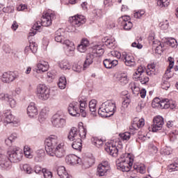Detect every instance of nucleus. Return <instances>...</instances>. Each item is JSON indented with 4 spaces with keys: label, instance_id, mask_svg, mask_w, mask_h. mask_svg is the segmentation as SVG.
<instances>
[{
    "label": "nucleus",
    "instance_id": "9d476101",
    "mask_svg": "<svg viewBox=\"0 0 178 178\" xmlns=\"http://www.w3.org/2000/svg\"><path fill=\"white\" fill-rule=\"evenodd\" d=\"M109 170H111V165H109V163L108 161H103L97 166V176H106Z\"/></svg>",
    "mask_w": 178,
    "mask_h": 178
},
{
    "label": "nucleus",
    "instance_id": "dca6fc26",
    "mask_svg": "<svg viewBox=\"0 0 178 178\" xmlns=\"http://www.w3.org/2000/svg\"><path fill=\"white\" fill-rule=\"evenodd\" d=\"M103 104V108H105L107 112L111 113L110 115H113L115 113V111H116V104L115 102L108 100L105 102Z\"/></svg>",
    "mask_w": 178,
    "mask_h": 178
},
{
    "label": "nucleus",
    "instance_id": "0e129e2a",
    "mask_svg": "<svg viewBox=\"0 0 178 178\" xmlns=\"http://www.w3.org/2000/svg\"><path fill=\"white\" fill-rule=\"evenodd\" d=\"M104 52H105V50H104V49H101L99 47H97L96 50L95 52H93V54H96L97 58V56H101V55H103Z\"/></svg>",
    "mask_w": 178,
    "mask_h": 178
},
{
    "label": "nucleus",
    "instance_id": "49530a36",
    "mask_svg": "<svg viewBox=\"0 0 178 178\" xmlns=\"http://www.w3.org/2000/svg\"><path fill=\"white\" fill-rule=\"evenodd\" d=\"M171 153H172V148L169 147H165L161 149V155H170Z\"/></svg>",
    "mask_w": 178,
    "mask_h": 178
},
{
    "label": "nucleus",
    "instance_id": "f704fd0d",
    "mask_svg": "<svg viewBox=\"0 0 178 178\" xmlns=\"http://www.w3.org/2000/svg\"><path fill=\"white\" fill-rule=\"evenodd\" d=\"M21 170L26 172L28 175H31L33 173V168L29 164H22L20 165Z\"/></svg>",
    "mask_w": 178,
    "mask_h": 178
},
{
    "label": "nucleus",
    "instance_id": "c85d7f7f",
    "mask_svg": "<svg viewBox=\"0 0 178 178\" xmlns=\"http://www.w3.org/2000/svg\"><path fill=\"white\" fill-rule=\"evenodd\" d=\"M80 112L82 118H86L87 116V113H86V108H87V102L80 101Z\"/></svg>",
    "mask_w": 178,
    "mask_h": 178
},
{
    "label": "nucleus",
    "instance_id": "338daca9",
    "mask_svg": "<svg viewBox=\"0 0 178 178\" xmlns=\"http://www.w3.org/2000/svg\"><path fill=\"white\" fill-rule=\"evenodd\" d=\"M129 87H130L131 90L133 91V92H134V91H135V92H137L138 91V90H140V88L138 87H137V86L134 83H130Z\"/></svg>",
    "mask_w": 178,
    "mask_h": 178
},
{
    "label": "nucleus",
    "instance_id": "13d9d810",
    "mask_svg": "<svg viewBox=\"0 0 178 178\" xmlns=\"http://www.w3.org/2000/svg\"><path fill=\"white\" fill-rule=\"evenodd\" d=\"M72 70H74V72H76L77 73H80L83 70V67L79 64H74L72 66Z\"/></svg>",
    "mask_w": 178,
    "mask_h": 178
},
{
    "label": "nucleus",
    "instance_id": "bf43d9fd",
    "mask_svg": "<svg viewBox=\"0 0 178 178\" xmlns=\"http://www.w3.org/2000/svg\"><path fill=\"white\" fill-rule=\"evenodd\" d=\"M111 63H112V60L111 59L106 58L104 60V65L106 69H112Z\"/></svg>",
    "mask_w": 178,
    "mask_h": 178
},
{
    "label": "nucleus",
    "instance_id": "4468645a",
    "mask_svg": "<svg viewBox=\"0 0 178 178\" xmlns=\"http://www.w3.org/2000/svg\"><path fill=\"white\" fill-rule=\"evenodd\" d=\"M123 60L126 66L133 67L136 66V60H134V56L130 54L124 53L122 54Z\"/></svg>",
    "mask_w": 178,
    "mask_h": 178
},
{
    "label": "nucleus",
    "instance_id": "c9c22d12",
    "mask_svg": "<svg viewBox=\"0 0 178 178\" xmlns=\"http://www.w3.org/2000/svg\"><path fill=\"white\" fill-rule=\"evenodd\" d=\"M58 65L63 70H67L70 69V64H69V61H67V60H63L60 61Z\"/></svg>",
    "mask_w": 178,
    "mask_h": 178
},
{
    "label": "nucleus",
    "instance_id": "1a4fd4ad",
    "mask_svg": "<svg viewBox=\"0 0 178 178\" xmlns=\"http://www.w3.org/2000/svg\"><path fill=\"white\" fill-rule=\"evenodd\" d=\"M165 124V121H163V118L161 115L155 117L153 120V124L152 125V130L154 133L159 131V130H162Z\"/></svg>",
    "mask_w": 178,
    "mask_h": 178
},
{
    "label": "nucleus",
    "instance_id": "774afa93",
    "mask_svg": "<svg viewBox=\"0 0 178 178\" xmlns=\"http://www.w3.org/2000/svg\"><path fill=\"white\" fill-rule=\"evenodd\" d=\"M145 105L143 102H139L136 106V112H141L143 111V108H144Z\"/></svg>",
    "mask_w": 178,
    "mask_h": 178
},
{
    "label": "nucleus",
    "instance_id": "864d4df0",
    "mask_svg": "<svg viewBox=\"0 0 178 178\" xmlns=\"http://www.w3.org/2000/svg\"><path fill=\"white\" fill-rule=\"evenodd\" d=\"M167 45H169L172 48H176L177 47V41L176 39H170L167 41Z\"/></svg>",
    "mask_w": 178,
    "mask_h": 178
},
{
    "label": "nucleus",
    "instance_id": "c756f323",
    "mask_svg": "<svg viewBox=\"0 0 178 178\" xmlns=\"http://www.w3.org/2000/svg\"><path fill=\"white\" fill-rule=\"evenodd\" d=\"M146 73L147 76H155V74H156V71H155V64L147 65Z\"/></svg>",
    "mask_w": 178,
    "mask_h": 178
},
{
    "label": "nucleus",
    "instance_id": "a878e982",
    "mask_svg": "<svg viewBox=\"0 0 178 178\" xmlns=\"http://www.w3.org/2000/svg\"><path fill=\"white\" fill-rule=\"evenodd\" d=\"M57 173L60 178H70L69 174L66 172V168L63 166L58 168Z\"/></svg>",
    "mask_w": 178,
    "mask_h": 178
},
{
    "label": "nucleus",
    "instance_id": "6ab92c4d",
    "mask_svg": "<svg viewBox=\"0 0 178 178\" xmlns=\"http://www.w3.org/2000/svg\"><path fill=\"white\" fill-rule=\"evenodd\" d=\"M97 54L90 53L86 55V60L83 63V70H86L90 65H92V63L94 62V59L97 58Z\"/></svg>",
    "mask_w": 178,
    "mask_h": 178
},
{
    "label": "nucleus",
    "instance_id": "cd10ccee",
    "mask_svg": "<svg viewBox=\"0 0 178 178\" xmlns=\"http://www.w3.org/2000/svg\"><path fill=\"white\" fill-rule=\"evenodd\" d=\"M47 118H48V111H47V108H43L38 118L40 123H44L47 120Z\"/></svg>",
    "mask_w": 178,
    "mask_h": 178
},
{
    "label": "nucleus",
    "instance_id": "2eb2a0df",
    "mask_svg": "<svg viewBox=\"0 0 178 178\" xmlns=\"http://www.w3.org/2000/svg\"><path fill=\"white\" fill-rule=\"evenodd\" d=\"M145 124V122L144 119L135 118L133 120L131 126L130 127V129L131 130H138V129H141V127H143Z\"/></svg>",
    "mask_w": 178,
    "mask_h": 178
},
{
    "label": "nucleus",
    "instance_id": "20e7f679",
    "mask_svg": "<svg viewBox=\"0 0 178 178\" xmlns=\"http://www.w3.org/2000/svg\"><path fill=\"white\" fill-rule=\"evenodd\" d=\"M133 162H134V159L130 154H123L116 161L117 168L122 172H130V169L133 166Z\"/></svg>",
    "mask_w": 178,
    "mask_h": 178
},
{
    "label": "nucleus",
    "instance_id": "7ed1b4c3",
    "mask_svg": "<svg viewBox=\"0 0 178 178\" xmlns=\"http://www.w3.org/2000/svg\"><path fill=\"white\" fill-rule=\"evenodd\" d=\"M56 19V15L54 13H46L42 15L41 22H36L33 26V30L29 32V37H34L37 34V31L41 29V26L48 27L52 24V21Z\"/></svg>",
    "mask_w": 178,
    "mask_h": 178
},
{
    "label": "nucleus",
    "instance_id": "79ce46f5",
    "mask_svg": "<svg viewBox=\"0 0 178 178\" xmlns=\"http://www.w3.org/2000/svg\"><path fill=\"white\" fill-rule=\"evenodd\" d=\"M78 131L80 140H84L86 138V136L87 135V129L82 127L78 130Z\"/></svg>",
    "mask_w": 178,
    "mask_h": 178
},
{
    "label": "nucleus",
    "instance_id": "a18cd8bd",
    "mask_svg": "<svg viewBox=\"0 0 178 178\" xmlns=\"http://www.w3.org/2000/svg\"><path fill=\"white\" fill-rule=\"evenodd\" d=\"M92 143L93 145H95L97 147H101V145H102V144H104V141H102V140H101L98 138H92Z\"/></svg>",
    "mask_w": 178,
    "mask_h": 178
},
{
    "label": "nucleus",
    "instance_id": "e2e57ef3",
    "mask_svg": "<svg viewBox=\"0 0 178 178\" xmlns=\"http://www.w3.org/2000/svg\"><path fill=\"white\" fill-rule=\"evenodd\" d=\"M29 48L33 54H35V52H37L38 48H37V44L35 42L30 43Z\"/></svg>",
    "mask_w": 178,
    "mask_h": 178
},
{
    "label": "nucleus",
    "instance_id": "a19ab883",
    "mask_svg": "<svg viewBox=\"0 0 178 178\" xmlns=\"http://www.w3.org/2000/svg\"><path fill=\"white\" fill-rule=\"evenodd\" d=\"M137 81H140L141 84H147L149 81V78L145 76L139 75L136 76Z\"/></svg>",
    "mask_w": 178,
    "mask_h": 178
},
{
    "label": "nucleus",
    "instance_id": "473e14b6",
    "mask_svg": "<svg viewBox=\"0 0 178 178\" xmlns=\"http://www.w3.org/2000/svg\"><path fill=\"white\" fill-rule=\"evenodd\" d=\"M37 156L35 158V162H41L42 159H44V156H45V152L44 149H39L36 152Z\"/></svg>",
    "mask_w": 178,
    "mask_h": 178
},
{
    "label": "nucleus",
    "instance_id": "58836bf2",
    "mask_svg": "<svg viewBox=\"0 0 178 178\" xmlns=\"http://www.w3.org/2000/svg\"><path fill=\"white\" fill-rule=\"evenodd\" d=\"M121 26H123L124 30L129 31V30H131L133 29V23L131 22H121Z\"/></svg>",
    "mask_w": 178,
    "mask_h": 178
},
{
    "label": "nucleus",
    "instance_id": "37998d69",
    "mask_svg": "<svg viewBox=\"0 0 178 178\" xmlns=\"http://www.w3.org/2000/svg\"><path fill=\"white\" fill-rule=\"evenodd\" d=\"M129 105H130V99H129V96H127L122 102V110L124 111L125 109H127Z\"/></svg>",
    "mask_w": 178,
    "mask_h": 178
},
{
    "label": "nucleus",
    "instance_id": "9b49d317",
    "mask_svg": "<svg viewBox=\"0 0 178 178\" xmlns=\"http://www.w3.org/2000/svg\"><path fill=\"white\" fill-rule=\"evenodd\" d=\"M51 123L54 127H64L66 124V118L59 114H55L52 117Z\"/></svg>",
    "mask_w": 178,
    "mask_h": 178
},
{
    "label": "nucleus",
    "instance_id": "680f3d73",
    "mask_svg": "<svg viewBox=\"0 0 178 178\" xmlns=\"http://www.w3.org/2000/svg\"><path fill=\"white\" fill-rule=\"evenodd\" d=\"M10 95L8 93L1 92L0 93V101H8V99Z\"/></svg>",
    "mask_w": 178,
    "mask_h": 178
},
{
    "label": "nucleus",
    "instance_id": "aec40b11",
    "mask_svg": "<svg viewBox=\"0 0 178 178\" xmlns=\"http://www.w3.org/2000/svg\"><path fill=\"white\" fill-rule=\"evenodd\" d=\"M68 112L71 116H80V113H79V106H77L76 102L70 104L68 106Z\"/></svg>",
    "mask_w": 178,
    "mask_h": 178
},
{
    "label": "nucleus",
    "instance_id": "e433bc0d",
    "mask_svg": "<svg viewBox=\"0 0 178 178\" xmlns=\"http://www.w3.org/2000/svg\"><path fill=\"white\" fill-rule=\"evenodd\" d=\"M24 153L26 158H29V159H31V158H33V154H31V148H30V147H29L28 145H25L24 147Z\"/></svg>",
    "mask_w": 178,
    "mask_h": 178
},
{
    "label": "nucleus",
    "instance_id": "09e8293b",
    "mask_svg": "<svg viewBox=\"0 0 178 178\" xmlns=\"http://www.w3.org/2000/svg\"><path fill=\"white\" fill-rule=\"evenodd\" d=\"M152 108H160L161 106V99L155 97L152 102Z\"/></svg>",
    "mask_w": 178,
    "mask_h": 178
},
{
    "label": "nucleus",
    "instance_id": "5701e85b",
    "mask_svg": "<svg viewBox=\"0 0 178 178\" xmlns=\"http://www.w3.org/2000/svg\"><path fill=\"white\" fill-rule=\"evenodd\" d=\"M90 45V42L87 39H83L81 44L78 45L77 49L79 52L84 53L87 51V47Z\"/></svg>",
    "mask_w": 178,
    "mask_h": 178
},
{
    "label": "nucleus",
    "instance_id": "7c9ffc66",
    "mask_svg": "<svg viewBox=\"0 0 178 178\" xmlns=\"http://www.w3.org/2000/svg\"><path fill=\"white\" fill-rule=\"evenodd\" d=\"M98 114L99 116H102V118H109V116H111L108 111L104 107V104H102V107L99 108Z\"/></svg>",
    "mask_w": 178,
    "mask_h": 178
},
{
    "label": "nucleus",
    "instance_id": "4d7b16f0",
    "mask_svg": "<svg viewBox=\"0 0 178 178\" xmlns=\"http://www.w3.org/2000/svg\"><path fill=\"white\" fill-rule=\"evenodd\" d=\"M145 14V11L140 10L134 13V17H135V19H141V17H143V16H144Z\"/></svg>",
    "mask_w": 178,
    "mask_h": 178
},
{
    "label": "nucleus",
    "instance_id": "ddd939ff",
    "mask_svg": "<svg viewBox=\"0 0 178 178\" xmlns=\"http://www.w3.org/2000/svg\"><path fill=\"white\" fill-rule=\"evenodd\" d=\"M65 162L68 165H72V166H76V165H81L82 163L81 159L75 154H70L67 156L65 158Z\"/></svg>",
    "mask_w": 178,
    "mask_h": 178
},
{
    "label": "nucleus",
    "instance_id": "a211bd4d",
    "mask_svg": "<svg viewBox=\"0 0 178 178\" xmlns=\"http://www.w3.org/2000/svg\"><path fill=\"white\" fill-rule=\"evenodd\" d=\"M27 114L29 118H35L38 115V108L35 103H31L27 108Z\"/></svg>",
    "mask_w": 178,
    "mask_h": 178
},
{
    "label": "nucleus",
    "instance_id": "69168bd1",
    "mask_svg": "<svg viewBox=\"0 0 178 178\" xmlns=\"http://www.w3.org/2000/svg\"><path fill=\"white\" fill-rule=\"evenodd\" d=\"M131 47H133V48H137L138 49H141V48H143V44H140L138 40H136V42H134L131 44Z\"/></svg>",
    "mask_w": 178,
    "mask_h": 178
},
{
    "label": "nucleus",
    "instance_id": "5fc2aeb1",
    "mask_svg": "<svg viewBox=\"0 0 178 178\" xmlns=\"http://www.w3.org/2000/svg\"><path fill=\"white\" fill-rule=\"evenodd\" d=\"M109 56H113V58H117V59H120V58H122V54L118 51H113L109 54Z\"/></svg>",
    "mask_w": 178,
    "mask_h": 178
},
{
    "label": "nucleus",
    "instance_id": "f257e3e1",
    "mask_svg": "<svg viewBox=\"0 0 178 178\" xmlns=\"http://www.w3.org/2000/svg\"><path fill=\"white\" fill-rule=\"evenodd\" d=\"M45 150L49 156L63 158L66 155L65 143H59V138L56 135H51L45 140Z\"/></svg>",
    "mask_w": 178,
    "mask_h": 178
},
{
    "label": "nucleus",
    "instance_id": "8fccbe9b",
    "mask_svg": "<svg viewBox=\"0 0 178 178\" xmlns=\"http://www.w3.org/2000/svg\"><path fill=\"white\" fill-rule=\"evenodd\" d=\"M153 48H155L156 51H162V43L159 40L153 41Z\"/></svg>",
    "mask_w": 178,
    "mask_h": 178
},
{
    "label": "nucleus",
    "instance_id": "f03ea898",
    "mask_svg": "<svg viewBox=\"0 0 178 178\" xmlns=\"http://www.w3.org/2000/svg\"><path fill=\"white\" fill-rule=\"evenodd\" d=\"M8 156L1 154L0 156V168L1 169H10L12 162L17 163L23 159V149L20 147H13L12 149L7 152Z\"/></svg>",
    "mask_w": 178,
    "mask_h": 178
},
{
    "label": "nucleus",
    "instance_id": "f8f14e48",
    "mask_svg": "<svg viewBox=\"0 0 178 178\" xmlns=\"http://www.w3.org/2000/svg\"><path fill=\"white\" fill-rule=\"evenodd\" d=\"M70 22L74 27H80L86 23V17L83 15H74L70 18Z\"/></svg>",
    "mask_w": 178,
    "mask_h": 178
},
{
    "label": "nucleus",
    "instance_id": "f3484780",
    "mask_svg": "<svg viewBox=\"0 0 178 178\" xmlns=\"http://www.w3.org/2000/svg\"><path fill=\"white\" fill-rule=\"evenodd\" d=\"M105 151L112 156H118V154H119V149L116 147V145H113L112 143L106 145Z\"/></svg>",
    "mask_w": 178,
    "mask_h": 178
},
{
    "label": "nucleus",
    "instance_id": "4be33fe9",
    "mask_svg": "<svg viewBox=\"0 0 178 178\" xmlns=\"http://www.w3.org/2000/svg\"><path fill=\"white\" fill-rule=\"evenodd\" d=\"M68 138L70 141H74L75 140H80V135H79V130L76 127H72L70 131Z\"/></svg>",
    "mask_w": 178,
    "mask_h": 178
},
{
    "label": "nucleus",
    "instance_id": "6e6552de",
    "mask_svg": "<svg viewBox=\"0 0 178 178\" xmlns=\"http://www.w3.org/2000/svg\"><path fill=\"white\" fill-rule=\"evenodd\" d=\"M17 79H19V72L16 71L4 72L1 76L2 83H6L8 84L15 81V80H17Z\"/></svg>",
    "mask_w": 178,
    "mask_h": 178
},
{
    "label": "nucleus",
    "instance_id": "b1692460",
    "mask_svg": "<svg viewBox=\"0 0 178 178\" xmlns=\"http://www.w3.org/2000/svg\"><path fill=\"white\" fill-rule=\"evenodd\" d=\"M115 79L117 81H120V83H121V84L123 86L129 83V80L127 79V74H115Z\"/></svg>",
    "mask_w": 178,
    "mask_h": 178
},
{
    "label": "nucleus",
    "instance_id": "603ef678",
    "mask_svg": "<svg viewBox=\"0 0 178 178\" xmlns=\"http://www.w3.org/2000/svg\"><path fill=\"white\" fill-rule=\"evenodd\" d=\"M7 102L11 108H15L16 106V100H15L11 95L8 98Z\"/></svg>",
    "mask_w": 178,
    "mask_h": 178
},
{
    "label": "nucleus",
    "instance_id": "412c9836",
    "mask_svg": "<svg viewBox=\"0 0 178 178\" xmlns=\"http://www.w3.org/2000/svg\"><path fill=\"white\" fill-rule=\"evenodd\" d=\"M37 68L36 73H40V72L44 73V72H48L49 64L46 61H40V63L37 64Z\"/></svg>",
    "mask_w": 178,
    "mask_h": 178
},
{
    "label": "nucleus",
    "instance_id": "6e6d98bb",
    "mask_svg": "<svg viewBox=\"0 0 178 178\" xmlns=\"http://www.w3.org/2000/svg\"><path fill=\"white\" fill-rule=\"evenodd\" d=\"M92 159H88L86 161H84L83 163H81V165H83V166H84V168H90V166H92Z\"/></svg>",
    "mask_w": 178,
    "mask_h": 178
},
{
    "label": "nucleus",
    "instance_id": "0eeeda50",
    "mask_svg": "<svg viewBox=\"0 0 178 178\" xmlns=\"http://www.w3.org/2000/svg\"><path fill=\"white\" fill-rule=\"evenodd\" d=\"M36 95L39 99L47 101L49 98V89L44 84L38 85Z\"/></svg>",
    "mask_w": 178,
    "mask_h": 178
},
{
    "label": "nucleus",
    "instance_id": "de8ad7c7",
    "mask_svg": "<svg viewBox=\"0 0 178 178\" xmlns=\"http://www.w3.org/2000/svg\"><path fill=\"white\" fill-rule=\"evenodd\" d=\"M120 137L122 141H128L130 140L131 134L129 132H124L123 134H120Z\"/></svg>",
    "mask_w": 178,
    "mask_h": 178
},
{
    "label": "nucleus",
    "instance_id": "bb28decb",
    "mask_svg": "<svg viewBox=\"0 0 178 178\" xmlns=\"http://www.w3.org/2000/svg\"><path fill=\"white\" fill-rule=\"evenodd\" d=\"M89 109L92 112V116H97V100L92 99L89 102Z\"/></svg>",
    "mask_w": 178,
    "mask_h": 178
},
{
    "label": "nucleus",
    "instance_id": "4c0bfd02",
    "mask_svg": "<svg viewBox=\"0 0 178 178\" xmlns=\"http://www.w3.org/2000/svg\"><path fill=\"white\" fill-rule=\"evenodd\" d=\"M144 72H145V67L142 65L138 67L137 71L134 74V79H137L138 76H141Z\"/></svg>",
    "mask_w": 178,
    "mask_h": 178
},
{
    "label": "nucleus",
    "instance_id": "2f4dec72",
    "mask_svg": "<svg viewBox=\"0 0 178 178\" xmlns=\"http://www.w3.org/2000/svg\"><path fill=\"white\" fill-rule=\"evenodd\" d=\"M72 141H74L72 145V148L76 151H81V139H76Z\"/></svg>",
    "mask_w": 178,
    "mask_h": 178
},
{
    "label": "nucleus",
    "instance_id": "3c124183",
    "mask_svg": "<svg viewBox=\"0 0 178 178\" xmlns=\"http://www.w3.org/2000/svg\"><path fill=\"white\" fill-rule=\"evenodd\" d=\"M42 173L44 178H52V172L45 168H42Z\"/></svg>",
    "mask_w": 178,
    "mask_h": 178
},
{
    "label": "nucleus",
    "instance_id": "39448f33",
    "mask_svg": "<svg viewBox=\"0 0 178 178\" xmlns=\"http://www.w3.org/2000/svg\"><path fill=\"white\" fill-rule=\"evenodd\" d=\"M55 41L56 42H60L63 44V48L67 51V52H73L76 47H74V43L70 41L69 39L65 38V32L62 29H59L56 31L55 34Z\"/></svg>",
    "mask_w": 178,
    "mask_h": 178
},
{
    "label": "nucleus",
    "instance_id": "72a5a7b5",
    "mask_svg": "<svg viewBox=\"0 0 178 178\" xmlns=\"http://www.w3.org/2000/svg\"><path fill=\"white\" fill-rule=\"evenodd\" d=\"M66 84H67V82L66 81V77L65 76H60L58 79V86L60 90H65L66 88Z\"/></svg>",
    "mask_w": 178,
    "mask_h": 178
},
{
    "label": "nucleus",
    "instance_id": "423d86ee",
    "mask_svg": "<svg viewBox=\"0 0 178 178\" xmlns=\"http://www.w3.org/2000/svg\"><path fill=\"white\" fill-rule=\"evenodd\" d=\"M168 62V69H167L165 71L162 79L161 88H163V90H168L170 87V83L169 81H168V80H169V79L171 77L170 74H169L170 73V70L173 69V66H175V59H173L172 57H169Z\"/></svg>",
    "mask_w": 178,
    "mask_h": 178
},
{
    "label": "nucleus",
    "instance_id": "c03bdc74",
    "mask_svg": "<svg viewBox=\"0 0 178 178\" xmlns=\"http://www.w3.org/2000/svg\"><path fill=\"white\" fill-rule=\"evenodd\" d=\"M157 6H159V8H168L169 1L168 0H157Z\"/></svg>",
    "mask_w": 178,
    "mask_h": 178
},
{
    "label": "nucleus",
    "instance_id": "393cba45",
    "mask_svg": "<svg viewBox=\"0 0 178 178\" xmlns=\"http://www.w3.org/2000/svg\"><path fill=\"white\" fill-rule=\"evenodd\" d=\"M13 122V115L10 112L6 113L4 114V119L3 123L4 126H8V124H10Z\"/></svg>",
    "mask_w": 178,
    "mask_h": 178
},
{
    "label": "nucleus",
    "instance_id": "ea45409f",
    "mask_svg": "<svg viewBox=\"0 0 178 178\" xmlns=\"http://www.w3.org/2000/svg\"><path fill=\"white\" fill-rule=\"evenodd\" d=\"M169 106V100L168 99L161 100L160 108H161V109H168Z\"/></svg>",
    "mask_w": 178,
    "mask_h": 178
},
{
    "label": "nucleus",
    "instance_id": "052dcab7",
    "mask_svg": "<svg viewBox=\"0 0 178 178\" xmlns=\"http://www.w3.org/2000/svg\"><path fill=\"white\" fill-rule=\"evenodd\" d=\"M169 170H172V172H175L178 170V163H172L168 165Z\"/></svg>",
    "mask_w": 178,
    "mask_h": 178
}]
</instances>
